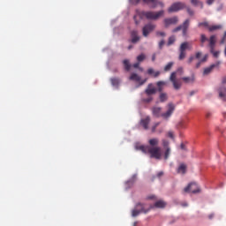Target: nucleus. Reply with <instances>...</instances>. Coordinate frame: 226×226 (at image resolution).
<instances>
[{
    "label": "nucleus",
    "mask_w": 226,
    "mask_h": 226,
    "mask_svg": "<svg viewBox=\"0 0 226 226\" xmlns=\"http://www.w3.org/2000/svg\"><path fill=\"white\" fill-rule=\"evenodd\" d=\"M149 146L139 145L136 146V149L142 151L145 154H150V158L162 160V148L158 147L160 139L153 138L148 140Z\"/></svg>",
    "instance_id": "1"
},
{
    "label": "nucleus",
    "mask_w": 226,
    "mask_h": 226,
    "mask_svg": "<svg viewBox=\"0 0 226 226\" xmlns=\"http://www.w3.org/2000/svg\"><path fill=\"white\" fill-rule=\"evenodd\" d=\"M174 110H176V105H174V103H172V102H170L168 104V110H167V112L162 114V108H160V107H154L152 109V114L155 117H162L164 119H169V117H170V116H172V114H174Z\"/></svg>",
    "instance_id": "2"
},
{
    "label": "nucleus",
    "mask_w": 226,
    "mask_h": 226,
    "mask_svg": "<svg viewBox=\"0 0 226 226\" xmlns=\"http://www.w3.org/2000/svg\"><path fill=\"white\" fill-rule=\"evenodd\" d=\"M164 11H140L138 13L139 19H147V20H158L160 17H163Z\"/></svg>",
    "instance_id": "3"
},
{
    "label": "nucleus",
    "mask_w": 226,
    "mask_h": 226,
    "mask_svg": "<svg viewBox=\"0 0 226 226\" xmlns=\"http://www.w3.org/2000/svg\"><path fill=\"white\" fill-rule=\"evenodd\" d=\"M177 73H180L182 75L183 67H179L177 70V72H173L170 76V82H172L174 89H177V90L181 89V86H183V84L179 80L176 79Z\"/></svg>",
    "instance_id": "4"
},
{
    "label": "nucleus",
    "mask_w": 226,
    "mask_h": 226,
    "mask_svg": "<svg viewBox=\"0 0 226 226\" xmlns=\"http://www.w3.org/2000/svg\"><path fill=\"white\" fill-rule=\"evenodd\" d=\"M186 50H192V45L188 41L182 42L179 47V61H183L186 57Z\"/></svg>",
    "instance_id": "5"
},
{
    "label": "nucleus",
    "mask_w": 226,
    "mask_h": 226,
    "mask_svg": "<svg viewBox=\"0 0 226 226\" xmlns=\"http://www.w3.org/2000/svg\"><path fill=\"white\" fill-rule=\"evenodd\" d=\"M139 213H149V209L146 208L145 204L138 203L132 211V216L135 218V216H139Z\"/></svg>",
    "instance_id": "6"
},
{
    "label": "nucleus",
    "mask_w": 226,
    "mask_h": 226,
    "mask_svg": "<svg viewBox=\"0 0 226 226\" xmlns=\"http://www.w3.org/2000/svg\"><path fill=\"white\" fill-rule=\"evenodd\" d=\"M141 1H143L146 4H150V8H156L158 4L163 8V3L158 2V0H131L132 4H139V3Z\"/></svg>",
    "instance_id": "7"
},
{
    "label": "nucleus",
    "mask_w": 226,
    "mask_h": 226,
    "mask_svg": "<svg viewBox=\"0 0 226 226\" xmlns=\"http://www.w3.org/2000/svg\"><path fill=\"white\" fill-rule=\"evenodd\" d=\"M185 193H200V188L197 183L189 184L185 189Z\"/></svg>",
    "instance_id": "8"
},
{
    "label": "nucleus",
    "mask_w": 226,
    "mask_h": 226,
    "mask_svg": "<svg viewBox=\"0 0 226 226\" xmlns=\"http://www.w3.org/2000/svg\"><path fill=\"white\" fill-rule=\"evenodd\" d=\"M154 29H156V25H154L153 23L146 24L142 28L143 36L145 38H147V36H149V34H151V33H153V31H154Z\"/></svg>",
    "instance_id": "9"
},
{
    "label": "nucleus",
    "mask_w": 226,
    "mask_h": 226,
    "mask_svg": "<svg viewBox=\"0 0 226 226\" xmlns=\"http://www.w3.org/2000/svg\"><path fill=\"white\" fill-rule=\"evenodd\" d=\"M184 8H186V4L181 2H177L173 4L169 9V13H174L176 11H179V10H184Z\"/></svg>",
    "instance_id": "10"
},
{
    "label": "nucleus",
    "mask_w": 226,
    "mask_h": 226,
    "mask_svg": "<svg viewBox=\"0 0 226 226\" xmlns=\"http://www.w3.org/2000/svg\"><path fill=\"white\" fill-rule=\"evenodd\" d=\"M225 84H226V77H224L222 79V85L218 89L219 98L222 99L223 102H226V87H225Z\"/></svg>",
    "instance_id": "11"
},
{
    "label": "nucleus",
    "mask_w": 226,
    "mask_h": 226,
    "mask_svg": "<svg viewBox=\"0 0 226 226\" xmlns=\"http://www.w3.org/2000/svg\"><path fill=\"white\" fill-rule=\"evenodd\" d=\"M131 43H139L140 41V36H139V32L137 30L131 31Z\"/></svg>",
    "instance_id": "12"
},
{
    "label": "nucleus",
    "mask_w": 226,
    "mask_h": 226,
    "mask_svg": "<svg viewBox=\"0 0 226 226\" xmlns=\"http://www.w3.org/2000/svg\"><path fill=\"white\" fill-rule=\"evenodd\" d=\"M129 79L133 80L134 82H139V86H144V84H146V79L142 80L140 76L137 73H132Z\"/></svg>",
    "instance_id": "13"
},
{
    "label": "nucleus",
    "mask_w": 226,
    "mask_h": 226,
    "mask_svg": "<svg viewBox=\"0 0 226 226\" xmlns=\"http://www.w3.org/2000/svg\"><path fill=\"white\" fill-rule=\"evenodd\" d=\"M145 94L147 96H153V94H156V87L153 85V83L148 84L145 90Z\"/></svg>",
    "instance_id": "14"
},
{
    "label": "nucleus",
    "mask_w": 226,
    "mask_h": 226,
    "mask_svg": "<svg viewBox=\"0 0 226 226\" xmlns=\"http://www.w3.org/2000/svg\"><path fill=\"white\" fill-rule=\"evenodd\" d=\"M177 22H179V19H177V17H173V18L164 19L165 27H169L171 25L177 24Z\"/></svg>",
    "instance_id": "15"
},
{
    "label": "nucleus",
    "mask_w": 226,
    "mask_h": 226,
    "mask_svg": "<svg viewBox=\"0 0 226 226\" xmlns=\"http://www.w3.org/2000/svg\"><path fill=\"white\" fill-rule=\"evenodd\" d=\"M188 27H190V19H185L182 27V34L185 37L188 36Z\"/></svg>",
    "instance_id": "16"
},
{
    "label": "nucleus",
    "mask_w": 226,
    "mask_h": 226,
    "mask_svg": "<svg viewBox=\"0 0 226 226\" xmlns=\"http://www.w3.org/2000/svg\"><path fill=\"white\" fill-rule=\"evenodd\" d=\"M221 62L218 61L215 64H211L209 67L206 68L203 72L204 75H209V73H211V72H213V70H215V68L220 66Z\"/></svg>",
    "instance_id": "17"
},
{
    "label": "nucleus",
    "mask_w": 226,
    "mask_h": 226,
    "mask_svg": "<svg viewBox=\"0 0 226 226\" xmlns=\"http://www.w3.org/2000/svg\"><path fill=\"white\" fill-rule=\"evenodd\" d=\"M149 123H151V117H147L146 118H143L140 120V124L143 126L144 130L149 129Z\"/></svg>",
    "instance_id": "18"
},
{
    "label": "nucleus",
    "mask_w": 226,
    "mask_h": 226,
    "mask_svg": "<svg viewBox=\"0 0 226 226\" xmlns=\"http://www.w3.org/2000/svg\"><path fill=\"white\" fill-rule=\"evenodd\" d=\"M202 56V52L199 51L195 54V56H191L187 60V64H192L195 59H200Z\"/></svg>",
    "instance_id": "19"
},
{
    "label": "nucleus",
    "mask_w": 226,
    "mask_h": 226,
    "mask_svg": "<svg viewBox=\"0 0 226 226\" xmlns=\"http://www.w3.org/2000/svg\"><path fill=\"white\" fill-rule=\"evenodd\" d=\"M216 45V35H211L209 38V48L213 50H215V47Z\"/></svg>",
    "instance_id": "20"
},
{
    "label": "nucleus",
    "mask_w": 226,
    "mask_h": 226,
    "mask_svg": "<svg viewBox=\"0 0 226 226\" xmlns=\"http://www.w3.org/2000/svg\"><path fill=\"white\" fill-rule=\"evenodd\" d=\"M160 73H161L160 71L154 72V68H149L147 70V74L152 75V77H154V79H156V77H160Z\"/></svg>",
    "instance_id": "21"
},
{
    "label": "nucleus",
    "mask_w": 226,
    "mask_h": 226,
    "mask_svg": "<svg viewBox=\"0 0 226 226\" xmlns=\"http://www.w3.org/2000/svg\"><path fill=\"white\" fill-rule=\"evenodd\" d=\"M156 86H157V91H159V93H162L165 86H167V81H158L156 83Z\"/></svg>",
    "instance_id": "22"
},
{
    "label": "nucleus",
    "mask_w": 226,
    "mask_h": 226,
    "mask_svg": "<svg viewBox=\"0 0 226 226\" xmlns=\"http://www.w3.org/2000/svg\"><path fill=\"white\" fill-rule=\"evenodd\" d=\"M182 80H183V82H185V84H192V83L195 82V76L183 77Z\"/></svg>",
    "instance_id": "23"
},
{
    "label": "nucleus",
    "mask_w": 226,
    "mask_h": 226,
    "mask_svg": "<svg viewBox=\"0 0 226 226\" xmlns=\"http://www.w3.org/2000/svg\"><path fill=\"white\" fill-rule=\"evenodd\" d=\"M191 4H192V6H200L201 10L204 8V3L200 0H191Z\"/></svg>",
    "instance_id": "24"
},
{
    "label": "nucleus",
    "mask_w": 226,
    "mask_h": 226,
    "mask_svg": "<svg viewBox=\"0 0 226 226\" xmlns=\"http://www.w3.org/2000/svg\"><path fill=\"white\" fill-rule=\"evenodd\" d=\"M123 64L125 72H130V70L132 69V64H130V60L128 59L124 60Z\"/></svg>",
    "instance_id": "25"
},
{
    "label": "nucleus",
    "mask_w": 226,
    "mask_h": 226,
    "mask_svg": "<svg viewBox=\"0 0 226 226\" xmlns=\"http://www.w3.org/2000/svg\"><path fill=\"white\" fill-rule=\"evenodd\" d=\"M177 174H186V166L185 163H182L177 168Z\"/></svg>",
    "instance_id": "26"
},
{
    "label": "nucleus",
    "mask_w": 226,
    "mask_h": 226,
    "mask_svg": "<svg viewBox=\"0 0 226 226\" xmlns=\"http://www.w3.org/2000/svg\"><path fill=\"white\" fill-rule=\"evenodd\" d=\"M165 206H167V203L162 200L154 203V207H157V208H163L165 207Z\"/></svg>",
    "instance_id": "27"
},
{
    "label": "nucleus",
    "mask_w": 226,
    "mask_h": 226,
    "mask_svg": "<svg viewBox=\"0 0 226 226\" xmlns=\"http://www.w3.org/2000/svg\"><path fill=\"white\" fill-rule=\"evenodd\" d=\"M218 29H222V25L208 26V31H210V33H213V31H218Z\"/></svg>",
    "instance_id": "28"
},
{
    "label": "nucleus",
    "mask_w": 226,
    "mask_h": 226,
    "mask_svg": "<svg viewBox=\"0 0 226 226\" xmlns=\"http://www.w3.org/2000/svg\"><path fill=\"white\" fill-rule=\"evenodd\" d=\"M206 61H207V55H205L203 58L198 61V63L195 64V68H200L202 63H206Z\"/></svg>",
    "instance_id": "29"
},
{
    "label": "nucleus",
    "mask_w": 226,
    "mask_h": 226,
    "mask_svg": "<svg viewBox=\"0 0 226 226\" xmlns=\"http://www.w3.org/2000/svg\"><path fill=\"white\" fill-rule=\"evenodd\" d=\"M110 82H111L112 86H114L115 87H117V86H119V83L121 82V80L118 78H111Z\"/></svg>",
    "instance_id": "30"
},
{
    "label": "nucleus",
    "mask_w": 226,
    "mask_h": 226,
    "mask_svg": "<svg viewBox=\"0 0 226 226\" xmlns=\"http://www.w3.org/2000/svg\"><path fill=\"white\" fill-rule=\"evenodd\" d=\"M160 98V102H167V100L169 99V96L167 95L166 93H161L159 95Z\"/></svg>",
    "instance_id": "31"
},
{
    "label": "nucleus",
    "mask_w": 226,
    "mask_h": 226,
    "mask_svg": "<svg viewBox=\"0 0 226 226\" xmlns=\"http://www.w3.org/2000/svg\"><path fill=\"white\" fill-rule=\"evenodd\" d=\"M172 66H174V62L168 63V64L164 67V72H170V70H172Z\"/></svg>",
    "instance_id": "32"
},
{
    "label": "nucleus",
    "mask_w": 226,
    "mask_h": 226,
    "mask_svg": "<svg viewBox=\"0 0 226 226\" xmlns=\"http://www.w3.org/2000/svg\"><path fill=\"white\" fill-rule=\"evenodd\" d=\"M176 41V37L175 36H170L168 40V47H170V45H174Z\"/></svg>",
    "instance_id": "33"
},
{
    "label": "nucleus",
    "mask_w": 226,
    "mask_h": 226,
    "mask_svg": "<svg viewBox=\"0 0 226 226\" xmlns=\"http://www.w3.org/2000/svg\"><path fill=\"white\" fill-rule=\"evenodd\" d=\"M170 156V147H167L164 153V160H169Z\"/></svg>",
    "instance_id": "34"
},
{
    "label": "nucleus",
    "mask_w": 226,
    "mask_h": 226,
    "mask_svg": "<svg viewBox=\"0 0 226 226\" xmlns=\"http://www.w3.org/2000/svg\"><path fill=\"white\" fill-rule=\"evenodd\" d=\"M144 59H146V55H144V54H141L137 56L138 63H142V61H144Z\"/></svg>",
    "instance_id": "35"
},
{
    "label": "nucleus",
    "mask_w": 226,
    "mask_h": 226,
    "mask_svg": "<svg viewBox=\"0 0 226 226\" xmlns=\"http://www.w3.org/2000/svg\"><path fill=\"white\" fill-rule=\"evenodd\" d=\"M202 26H203L204 27H207V29L209 28V23H207V21H205V22H200V23L198 24V26H199V27H202Z\"/></svg>",
    "instance_id": "36"
},
{
    "label": "nucleus",
    "mask_w": 226,
    "mask_h": 226,
    "mask_svg": "<svg viewBox=\"0 0 226 226\" xmlns=\"http://www.w3.org/2000/svg\"><path fill=\"white\" fill-rule=\"evenodd\" d=\"M186 11L190 17H193V15H195V12L193 11V10H192V8L186 7Z\"/></svg>",
    "instance_id": "37"
},
{
    "label": "nucleus",
    "mask_w": 226,
    "mask_h": 226,
    "mask_svg": "<svg viewBox=\"0 0 226 226\" xmlns=\"http://www.w3.org/2000/svg\"><path fill=\"white\" fill-rule=\"evenodd\" d=\"M143 102H145V103H151V102H153V96L148 95L147 98H144Z\"/></svg>",
    "instance_id": "38"
},
{
    "label": "nucleus",
    "mask_w": 226,
    "mask_h": 226,
    "mask_svg": "<svg viewBox=\"0 0 226 226\" xmlns=\"http://www.w3.org/2000/svg\"><path fill=\"white\" fill-rule=\"evenodd\" d=\"M155 35L156 36H161L162 38H165V36H167V34H165V32H160V31H157L155 33Z\"/></svg>",
    "instance_id": "39"
},
{
    "label": "nucleus",
    "mask_w": 226,
    "mask_h": 226,
    "mask_svg": "<svg viewBox=\"0 0 226 226\" xmlns=\"http://www.w3.org/2000/svg\"><path fill=\"white\" fill-rule=\"evenodd\" d=\"M210 52L211 54H213L214 57H218L220 56V51H215V49H210Z\"/></svg>",
    "instance_id": "40"
},
{
    "label": "nucleus",
    "mask_w": 226,
    "mask_h": 226,
    "mask_svg": "<svg viewBox=\"0 0 226 226\" xmlns=\"http://www.w3.org/2000/svg\"><path fill=\"white\" fill-rule=\"evenodd\" d=\"M158 126H160V123H155L153 126H152V133H154L156 132V128H158Z\"/></svg>",
    "instance_id": "41"
},
{
    "label": "nucleus",
    "mask_w": 226,
    "mask_h": 226,
    "mask_svg": "<svg viewBox=\"0 0 226 226\" xmlns=\"http://www.w3.org/2000/svg\"><path fill=\"white\" fill-rule=\"evenodd\" d=\"M181 29H183V24L173 29L172 33H177L178 31H181Z\"/></svg>",
    "instance_id": "42"
},
{
    "label": "nucleus",
    "mask_w": 226,
    "mask_h": 226,
    "mask_svg": "<svg viewBox=\"0 0 226 226\" xmlns=\"http://www.w3.org/2000/svg\"><path fill=\"white\" fill-rule=\"evenodd\" d=\"M200 41L201 43L207 41V37H206V34H201Z\"/></svg>",
    "instance_id": "43"
},
{
    "label": "nucleus",
    "mask_w": 226,
    "mask_h": 226,
    "mask_svg": "<svg viewBox=\"0 0 226 226\" xmlns=\"http://www.w3.org/2000/svg\"><path fill=\"white\" fill-rule=\"evenodd\" d=\"M163 45H165V41L162 40V41L159 42V49H163Z\"/></svg>",
    "instance_id": "44"
},
{
    "label": "nucleus",
    "mask_w": 226,
    "mask_h": 226,
    "mask_svg": "<svg viewBox=\"0 0 226 226\" xmlns=\"http://www.w3.org/2000/svg\"><path fill=\"white\" fill-rule=\"evenodd\" d=\"M215 1H216V0H207L206 3L208 6H211V4H213V3H215Z\"/></svg>",
    "instance_id": "45"
},
{
    "label": "nucleus",
    "mask_w": 226,
    "mask_h": 226,
    "mask_svg": "<svg viewBox=\"0 0 226 226\" xmlns=\"http://www.w3.org/2000/svg\"><path fill=\"white\" fill-rule=\"evenodd\" d=\"M168 137H170V139H174V132H168Z\"/></svg>",
    "instance_id": "46"
},
{
    "label": "nucleus",
    "mask_w": 226,
    "mask_h": 226,
    "mask_svg": "<svg viewBox=\"0 0 226 226\" xmlns=\"http://www.w3.org/2000/svg\"><path fill=\"white\" fill-rule=\"evenodd\" d=\"M162 146L164 147H167L168 146H169V141H167V140H162Z\"/></svg>",
    "instance_id": "47"
},
{
    "label": "nucleus",
    "mask_w": 226,
    "mask_h": 226,
    "mask_svg": "<svg viewBox=\"0 0 226 226\" xmlns=\"http://www.w3.org/2000/svg\"><path fill=\"white\" fill-rule=\"evenodd\" d=\"M225 40H226V36L225 34L223 35V37L221 40V44L223 45V43H225Z\"/></svg>",
    "instance_id": "48"
},
{
    "label": "nucleus",
    "mask_w": 226,
    "mask_h": 226,
    "mask_svg": "<svg viewBox=\"0 0 226 226\" xmlns=\"http://www.w3.org/2000/svg\"><path fill=\"white\" fill-rule=\"evenodd\" d=\"M225 40H226V36L225 34L223 35V37L221 40V44L223 45V43H225Z\"/></svg>",
    "instance_id": "49"
},
{
    "label": "nucleus",
    "mask_w": 226,
    "mask_h": 226,
    "mask_svg": "<svg viewBox=\"0 0 226 226\" xmlns=\"http://www.w3.org/2000/svg\"><path fill=\"white\" fill-rule=\"evenodd\" d=\"M133 68H139V66H140V64L138 62L136 64H133Z\"/></svg>",
    "instance_id": "50"
},
{
    "label": "nucleus",
    "mask_w": 226,
    "mask_h": 226,
    "mask_svg": "<svg viewBox=\"0 0 226 226\" xmlns=\"http://www.w3.org/2000/svg\"><path fill=\"white\" fill-rule=\"evenodd\" d=\"M163 176V171H160L157 173V177H162Z\"/></svg>",
    "instance_id": "51"
},
{
    "label": "nucleus",
    "mask_w": 226,
    "mask_h": 226,
    "mask_svg": "<svg viewBox=\"0 0 226 226\" xmlns=\"http://www.w3.org/2000/svg\"><path fill=\"white\" fill-rule=\"evenodd\" d=\"M152 61H153V62L156 61V54H154V55L152 56Z\"/></svg>",
    "instance_id": "52"
},
{
    "label": "nucleus",
    "mask_w": 226,
    "mask_h": 226,
    "mask_svg": "<svg viewBox=\"0 0 226 226\" xmlns=\"http://www.w3.org/2000/svg\"><path fill=\"white\" fill-rule=\"evenodd\" d=\"M206 117H207V119H209V117H211V112H207L206 114Z\"/></svg>",
    "instance_id": "53"
},
{
    "label": "nucleus",
    "mask_w": 226,
    "mask_h": 226,
    "mask_svg": "<svg viewBox=\"0 0 226 226\" xmlns=\"http://www.w3.org/2000/svg\"><path fill=\"white\" fill-rule=\"evenodd\" d=\"M214 217H215L214 214H211V215H208L209 220H213Z\"/></svg>",
    "instance_id": "54"
},
{
    "label": "nucleus",
    "mask_w": 226,
    "mask_h": 226,
    "mask_svg": "<svg viewBox=\"0 0 226 226\" xmlns=\"http://www.w3.org/2000/svg\"><path fill=\"white\" fill-rule=\"evenodd\" d=\"M132 49H133V46H132V45H130V46L128 47V50H132Z\"/></svg>",
    "instance_id": "55"
},
{
    "label": "nucleus",
    "mask_w": 226,
    "mask_h": 226,
    "mask_svg": "<svg viewBox=\"0 0 226 226\" xmlns=\"http://www.w3.org/2000/svg\"><path fill=\"white\" fill-rule=\"evenodd\" d=\"M180 147H181V149H185V144L182 143V144L180 145Z\"/></svg>",
    "instance_id": "56"
},
{
    "label": "nucleus",
    "mask_w": 226,
    "mask_h": 226,
    "mask_svg": "<svg viewBox=\"0 0 226 226\" xmlns=\"http://www.w3.org/2000/svg\"><path fill=\"white\" fill-rule=\"evenodd\" d=\"M148 199H150V200L154 199V196H150V197H148Z\"/></svg>",
    "instance_id": "57"
},
{
    "label": "nucleus",
    "mask_w": 226,
    "mask_h": 226,
    "mask_svg": "<svg viewBox=\"0 0 226 226\" xmlns=\"http://www.w3.org/2000/svg\"><path fill=\"white\" fill-rule=\"evenodd\" d=\"M133 226H137V222H135L133 223Z\"/></svg>",
    "instance_id": "58"
},
{
    "label": "nucleus",
    "mask_w": 226,
    "mask_h": 226,
    "mask_svg": "<svg viewBox=\"0 0 226 226\" xmlns=\"http://www.w3.org/2000/svg\"><path fill=\"white\" fill-rule=\"evenodd\" d=\"M224 35L226 36V31L224 32Z\"/></svg>",
    "instance_id": "59"
},
{
    "label": "nucleus",
    "mask_w": 226,
    "mask_h": 226,
    "mask_svg": "<svg viewBox=\"0 0 226 226\" xmlns=\"http://www.w3.org/2000/svg\"><path fill=\"white\" fill-rule=\"evenodd\" d=\"M134 19H137V16H134Z\"/></svg>",
    "instance_id": "60"
},
{
    "label": "nucleus",
    "mask_w": 226,
    "mask_h": 226,
    "mask_svg": "<svg viewBox=\"0 0 226 226\" xmlns=\"http://www.w3.org/2000/svg\"><path fill=\"white\" fill-rule=\"evenodd\" d=\"M139 70L142 72V68H139Z\"/></svg>",
    "instance_id": "61"
},
{
    "label": "nucleus",
    "mask_w": 226,
    "mask_h": 226,
    "mask_svg": "<svg viewBox=\"0 0 226 226\" xmlns=\"http://www.w3.org/2000/svg\"><path fill=\"white\" fill-rule=\"evenodd\" d=\"M184 206H188L187 204H185Z\"/></svg>",
    "instance_id": "62"
},
{
    "label": "nucleus",
    "mask_w": 226,
    "mask_h": 226,
    "mask_svg": "<svg viewBox=\"0 0 226 226\" xmlns=\"http://www.w3.org/2000/svg\"><path fill=\"white\" fill-rule=\"evenodd\" d=\"M136 24H139V22L136 21Z\"/></svg>",
    "instance_id": "63"
}]
</instances>
